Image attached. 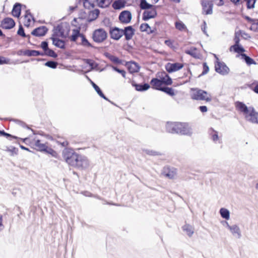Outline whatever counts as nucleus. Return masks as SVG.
Instances as JSON below:
<instances>
[{
  "label": "nucleus",
  "instance_id": "nucleus-1",
  "mask_svg": "<svg viewBox=\"0 0 258 258\" xmlns=\"http://www.w3.org/2000/svg\"><path fill=\"white\" fill-rule=\"evenodd\" d=\"M166 130L169 133L182 135L191 136L192 133L191 128L187 123L167 122L166 125Z\"/></svg>",
  "mask_w": 258,
  "mask_h": 258
},
{
  "label": "nucleus",
  "instance_id": "nucleus-2",
  "mask_svg": "<svg viewBox=\"0 0 258 258\" xmlns=\"http://www.w3.org/2000/svg\"><path fill=\"white\" fill-rule=\"evenodd\" d=\"M63 158L70 165L76 168L82 155L79 154L73 150L65 149L62 152Z\"/></svg>",
  "mask_w": 258,
  "mask_h": 258
},
{
  "label": "nucleus",
  "instance_id": "nucleus-3",
  "mask_svg": "<svg viewBox=\"0 0 258 258\" xmlns=\"http://www.w3.org/2000/svg\"><path fill=\"white\" fill-rule=\"evenodd\" d=\"M70 31V26L68 23H61L54 26L51 36L66 38Z\"/></svg>",
  "mask_w": 258,
  "mask_h": 258
},
{
  "label": "nucleus",
  "instance_id": "nucleus-4",
  "mask_svg": "<svg viewBox=\"0 0 258 258\" xmlns=\"http://www.w3.org/2000/svg\"><path fill=\"white\" fill-rule=\"evenodd\" d=\"M207 95H208V93L205 90L197 88L190 89V97L193 100H206L207 102H210L212 100V98L206 96Z\"/></svg>",
  "mask_w": 258,
  "mask_h": 258
},
{
  "label": "nucleus",
  "instance_id": "nucleus-5",
  "mask_svg": "<svg viewBox=\"0 0 258 258\" xmlns=\"http://www.w3.org/2000/svg\"><path fill=\"white\" fill-rule=\"evenodd\" d=\"M107 33L103 28L95 30L92 34V39L96 43H101L106 39Z\"/></svg>",
  "mask_w": 258,
  "mask_h": 258
},
{
  "label": "nucleus",
  "instance_id": "nucleus-6",
  "mask_svg": "<svg viewBox=\"0 0 258 258\" xmlns=\"http://www.w3.org/2000/svg\"><path fill=\"white\" fill-rule=\"evenodd\" d=\"M215 57L217 58V61L215 64V71L223 76L228 74L230 71L229 68L226 66L225 63L220 61L216 55Z\"/></svg>",
  "mask_w": 258,
  "mask_h": 258
},
{
  "label": "nucleus",
  "instance_id": "nucleus-7",
  "mask_svg": "<svg viewBox=\"0 0 258 258\" xmlns=\"http://www.w3.org/2000/svg\"><path fill=\"white\" fill-rule=\"evenodd\" d=\"M132 15L130 11L124 10L119 15L118 19L120 22L123 24H127L131 21Z\"/></svg>",
  "mask_w": 258,
  "mask_h": 258
},
{
  "label": "nucleus",
  "instance_id": "nucleus-8",
  "mask_svg": "<svg viewBox=\"0 0 258 258\" xmlns=\"http://www.w3.org/2000/svg\"><path fill=\"white\" fill-rule=\"evenodd\" d=\"M122 29L117 27H110L109 31L110 38L114 40H118L122 37Z\"/></svg>",
  "mask_w": 258,
  "mask_h": 258
},
{
  "label": "nucleus",
  "instance_id": "nucleus-9",
  "mask_svg": "<svg viewBox=\"0 0 258 258\" xmlns=\"http://www.w3.org/2000/svg\"><path fill=\"white\" fill-rule=\"evenodd\" d=\"M248 113V114L245 115L246 120L253 123H258V113L255 111L253 107H249Z\"/></svg>",
  "mask_w": 258,
  "mask_h": 258
},
{
  "label": "nucleus",
  "instance_id": "nucleus-10",
  "mask_svg": "<svg viewBox=\"0 0 258 258\" xmlns=\"http://www.w3.org/2000/svg\"><path fill=\"white\" fill-rule=\"evenodd\" d=\"M122 36L124 35L126 41L131 40L135 35V29L132 26H128L122 29Z\"/></svg>",
  "mask_w": 258,
  "mask_h": 258
},
{
  "label": "nucleus",
  "instance_id": "nucleus-11",
  "mask_svg": "<svg viewBox=\"0 0 258 258\" xmlns=\"http://www.w3.org/2000/svg\"><path fill=\"white\" fill-rule=\"evenodd\" d=\"M157 15L156 7L154 6L152 8L145 11L143 13L142 19L147 21L150 19L154 18Z\"/></svg>",
  "mask_w": 258,
  "mask_h": 258
},
{
  "label": "nucleus",
  "instance_id": "nucleus-12",
  "mask_svg": "<svg viewBox=\"0 0 258 258\" xmlns=\"http://www.w3.org/2000/svg\"><path fill=\"white\" fill-rule=\"evenodd\" d=\"M183 67V64L179 62L170 63L168 62L165 65V69L169 73L176 72Z\"/></svg>",
  "mask_w": 258,
  "mask_h": 258
},
{
  "label": "nucleus",
  "instance_id": "nucleus-13",
  "mask_svg": "<svg viewBox=\"0 0 258 258\" xmlns=\"http://www.w3.org/2000/svg\"><path fill=\"white\" fill-rule=\"evenodd\" d=\"M15 26L14 20L9 17L5 18L1 22V27L5 29H11Z\"/></svg>",
  "mask_w": 258,
  "mask_h": 258
},
{
  "label": "nucleus",
  "instance_id": "nucleus-14",
  "mask_svg": "<svg viewBox=\"0 0 258 258\" xmlns=\"http://www.w3.org/2000/svg\"><path fill=\"white\" fill-rule=\"evenodd\" d=\"M89 166V161L88 159L86 156L82 155L76 168L80 170H83L88 168Z\"/></svg>",
  "mask_w": 258,
  "mask_h": 258
},
{
  "label": "nucleus",
  "instance_id": "nucleus-15",
  "mask_svg": "<svg viewBox=\"0 0 258 258\" xmlns=\"http://www.w3.org/2000/svg\"><path fill=\"white\" fill-rule=\"evenodd\" d=\"M48 31L46 26H42L37 27L31 32V34L37 37L44 36Z\"/></svg>",
  "mask_w": 258,
  "mask_h": 258
},
{
  "label": "nucleus",
  "instance_id": "nucleus-16",
  "mask_svg": "<svg viewBox=\"0 0 258 258\" xmlns=\"http://www.w3.org/2000/svg\"><path fill=\"white\" fill-rule=\"evenodd\" d=\"M50 39L52 41V44L56 47L64 49L66 48V42L64 40H61L57 37L51 36Z\"/></svg>",
  "mask_w": 258,
  "mask_h": 258
},
{
  "label": "nucleus",
  "instance_id": "nucleus-17",
  "mask_svg": "<svg viewBox=\"0 0 258 258\" xmlns=\"http://www.w3.org/2000/svg\"><path fill=\"white\" fill-rule=\"evenodd\" d=\"M233 236L236 238H240L241 237V231L239 227L235 224L231 225L228 229Z\"/></svg>",
  "mask_w": 258,
  "mask_h": 258
},
{
  "label": "nucleus",
  "instance_id": "nucleus-18",
  "mask_svg": "<svg viewBox=\"0 0 258 258\" xmlns=\"http://www.w3.org/2000/svg\"><path fill=\"white\" fill-rule=\"evenodd\" d=\"M150 84L154 89L161 91L163 87H162V83L160 79L156 78H153L150 81Z\"/></svg>",
  "mask_w": 258,
  "mask_h": 258
},
{
  "label": "nucleus",
  "instance_id": "nucleus-19",
  "mask_svg": "<svg viewBox=\"0 0 258 258\" xmlns=\"http://www.w3.org/2000/svg\"><path fill=\"white\" fill-rule=\"evenodd\" d=\"M160 79L161 80L162 85L168 86L172 84V79L165 72L162 73V76L160 77Z\"/></svg>",
  "mask_w": 258,
  "mask_h": 258
},
{
  "label": "nucleus",
  "instance_id": "nucleus-20",
  "mask_svg": "<svg viewBox=\"0 0 258 258\" xmlns=\"http://www.w3.org/2000/svg\"><path fill=\"white\" fill-rule=\"evenodd\" d=\"M22 5L20 3H16L13 7L12 14L16 18H19L21 15Z\"/></svg>",
  "mask_w": 258,
  "mask_h": 258
},
{
  "label": "nucleus",
  "instance_id": "nucleus-21",
  "mask_svg": "<svg viewBox=\"0 0 258 258\" xmlns=\"http://www.w3.org/2000/svg\"><path fill=\"white\" fill-rule=\"evenodd\" d=\"M203 10L206 15L212 14L213 12V4L211 2L203 3Z\"/></svg>",
  "mask_w": 258,
  "mask_h": 258
},
{
  "label": "nucleus",
  "instance_id": "nucleus-22",
  "mask_svg": "<svg viewBox=\"0 0 258 258\" xmlns=\"http://www.w3.org/2000/svg\"><path fill=\"white\" fill-rule=\"evenodd\" d=\"M209 134L211 139L215 143H220L218 136V132L214 130L213 128H210L209 130Z\"/></svg>",
  "mask_w": 258,
  "mask_h": 258
},
{
  "label": "nucleus",
  "instance_id": "nucleus-23",
  "mask_svg": "<svg viewBox=\"0 0 258 258\" xmlns=\"http://www.w3.org/2000/svg\"><path fill=\"white\" fill-rule=\"evenodd\" d=\"M23 54L25 56H43L44 53L41 52L38 50L27 49L23 51Z\"/></svg>",
  "mask_w": 258,
  "mask_h": 258
},
{
  "label": "nucleus",
  "instance_id": "nucleus-24",
  "mask_svg": "<svg viewBox=\"0 0 258 258\" xmlns=\"http://www.w3.org/2000/svg\"><path fill=\"white\" fill-rule=\"evenodd\" d=\"M236 107L239 110L244 114H248L249 111V107L248 108L247 106L242 102L237 101L236 102Z\"/></svg>",
  "mask_w": 258,
  "mask_h": 258
},
{
  "label": "nucleus",
  "instance_id": "nucleus-25",
  "mask_svg": "<svg viewBox=\"0 0 258 258\" xmlns=\"http://www.w3.org/2000/svg\"><path fill=\"white\" fill-rule=\"evenodd\" d=\"M34 146L36 150L42 152H44L47 147L46 144L41 143L40 140H34Z\"/></svg>",
  "mask_w": 258,
  "mask_h": 258
},
{
  "label": "nucleus",
  "instance_id": "nucleus-26",
  "mask_svg": "<svg viewBox=\"0 0 258 258\" xmlns=\"http://www.w3.org/2000/svg\"><path fill=\"white\" fill-rule=\"evenodd\" d=\"M87 78L88 79V80H90L91 84H92L93 87L95 90L97 94L100 96L101 98H103L104 99L109 101V99L104 95L103 92H102L100 88L98 86H97L94 82H93L92 81H91L87 76Z\"/></svg>",
  "mask_w": 258,
  "mask_h": 258
},
{
  "label": "nucleus",
  "instance_id": "nucleus-27",
  "mask_svg": "<svg viewBox=\"0 0 258 258\" xmlns=\"http://www.w3.org/2000/svg\"><path fill=\"white\" fill-rule=\"evenodd\" d=\"M127 69L131 73L133 74L138 72L140 70V67L138 63L131 62L127 65Z\"/></svg>",
  "mask_w": 258,
  "mask_h": 258
},
{
  "label": "nucleus",
  "instance_id": "nucleus-28",
  "mask_svg": "<svg viewBox=\"0 0 258 258\" xmlns=\"http://www.w3.org/2000/svg\"><path fill=\"white\" fill-rule=\"evenodd\" d=\"M125 0H117L113 3L112 6L115 10H120L125 7Z\"/></svg>",
  "mask_w": 258,
  "mask_h": 258
},
{
  "label": "nucleus",
  "instance_id": "nucleus-29",
  "mask_svg": "<svg viewBox=\"0 0 258 258\" xmlns=\"http://www.w3.org/2000/svg\"><path fill=\"white\" fill-rule=\"evenodd\" d=\"M12 120L15 121L16 122H17L18 124L21 125L22 126H23L24 127H26L27 128L30 130L31 131V132L33 133V135H42V134H41L42 132L36 131L33 130L32 128H31L26 124V123H25L24 122H23L22 121H21V120H18V119H12Z\"/></svg>",
  "mask_w": 258,
  "mask_h": 258
},
{
  "label": "nucleus",
  "instance_id": "nucleus-30",
  "mask_svg": "<svg viewBox=\"0 0 258 258\" xmlns=\"http://www.w3.org/2000/svg\"><path fill=\"white\" fill-rule=\"evenodd\" d=\"M162 174L169 179H173L175 176V172L168 168H164Z\"/></svg>",
  "mask_w": 258,
  "mask_h": 258
},
{
  "label": "nucleus",
  "instance_id": "nucleus-31",
  "mask_svg": "<svg viewBox=\"0 0 258 258\" xmlns=\"http://www.w3.org/2000/svg\"><path fill=\"white\" fill-rule=\"evenodd\" d=\"M133 86L137 91L140 92L145 91L150 87V85L148 83L135 84Z\"/></svg>",
  "mask_w": 258,
  "mask_h": 258
},
{
  "label": "nucleus",
  "instance_id": "nucleus-32",
  "mask_svg": "<svg viewBox=\"0 0 258 258\" xmlns=\"http://www.w3.org/2000/svg\"><path fill=\"white\" fill-rule=\"evenodd\" d=\"M0 136H4L10 141H12L13 139H20V138H18L17 136L12 135L9 133L5 132V131L4 130H0ZM21 140H22L23 142H25L26 140H27V138H25L23 139H21Z\"/></svg>",
  "mask_w": 258,
  "mask_h": 258
},
{
  "label": "nucleus",
  "instance_id": "nucleus-33",
  "mask_svg": "<svg viewBox=\"0 0 258 258\" xmlns=\"http://www.w3.org/2000/svg\"><path fill=\"white\" fill-rule=\"evenodd\" d=\"M83 34L80 33V28L73 29L72 35L70 37V40L72 42H76L79 37H81Z\"/></svg>",
  "mask_w": 258,
  "mask_h": 258
},
{
  "label": "nucleus",
  "instance_id": "nucleus-34",
  "mask_svg": "<svg viewBox=\"0 0 258 258\" xmlns=\"http://www.w3.org/2000/svg\"><path fill=\"white\" fill-rule=\"evenodd\" d=\"M229 50L230 51L233 50L237 53H242L245 51L244 48L240 44H234L230 46Z\"/></svg>",
  "mask_w": 258,
  "mask_h": 258
},
{
  "label": "nucleus",
  "instance_id": "nucleus-35",
  "mask_svg": "<svg viewBox=\"0 0 258 258\" xmlns=\"http://www.w3.org/2000/svg\"><path fill=\"white\" fill-rule=\"evenodd\" d=\"M104 56L108 58L112 62L116 63V64H120L121 63V60L119 59L117 57L114 56L108 52H105L104 54Z\"/></svg>",
  "mask_w": 258,
  "mask_h": 258
},
{
  "label": "nucleus",
  "instance_id": "nucleus-36",
  "mask_svg": "<svg viewBox=\"0 0 258 258\" xmlns=\"http://www.w3.org/2000/svg\"><path fill=\"white\" fill-rule=\"evenodd\" d=\"M139 6L141 10L147 11L152 8L155 6L148 3L146 0H141Z\"/></svg>",
  "mask_w": 258,
  "mask_h": 258
},
{
  "label": "nucleus",
  "instance_id": "nucleus-37",
  "mask_svg": "<svg viewBox=\"0 0 258 258\" xmlns=\"http://www.w3.org/2000/svg\"><path fill=\"white\" fill-rule=\"evenodd\" d=\"M182 230L189 237H191L194 232V228L189 224H185L183 226Z\"/></svg>",
  "mask_w": 258,
  "mask_h": 258
},
{
  "label": "nucleus",
  "instance_id": "nucleus-38",
  "mask_svg": "<svg viewBox=\"0 0 258 258\" xmlns=\"http://www.w3.org/2000/svg\"><path fill=\"white\" fill-rule=\"evenodd\" d=\"M219 213L221 216L226 220H229L230 218V212L229 211L224 208H222L220 209Z\"/></svg>",
  "mask_w": 258,
  "mask_h": 258
},
{
  "label": "nucleus",
  "instance_id": "nucleus-39",
  "mask_svg": "<svg viewBox=\"0 0 258 258\" xmlns=\"http://www.w3.org/2000/svg\"><path fill=\"white\" fill-rule=\"evenodd\" d=\"M95 1L97 3V0H83L84 7L87 9L93 8L95 7L94 3Z\"/></svg>",
  "mask_w": 258,
  "mask_h": 258
},
{
  "label": "nucleus",
  "instance_id": "nucleus-40",
  "mask_svg": "<svg viewBox=\"0 0 258 258\" xmlns=\"http://www.w3.org/2000/svg\"><path fill=\"white\" fill-rule=\"evenodd\" d=\"M17 34L23 37H27L28 38V42L30 43V35H26L24 31V29L23 28L22 25H20L19 29L17 31Z\"/></svg>",
  "mask_w": 258,
  "mask_h": 258
},
{
  "label": "nucleus",
  "instance_id": "nucleus-41",
  "mask_svg": "<svg viewBox=\"0 0 258 258\" xmlns=\"http://www.w3.org/2000/svg\"><path fill=\"white\" fill-rule=\"evenodd\" d=\"M100 11L98 9H95L94 11H92L89 15V22H91L95 20L99 16Z\"/></svg>",
  "mask_w": 258,
  "mask_h": 258
},
{
  "label": "nucleus",
  "instance_id": "nucleus-42",
  "mask_svg": "<svg viewBox=\"0 0 258 258\" xmlns=\"http://www.w3.org/2000/svg\"><path fill=\"white\" fill-rule=\"evenodd\" d=\"M140 30L142 32H148V33H152L153 31L151 30V27L147 23H143L140 25Z\"/></svg>",
  "mask_w": 258,
  "mask_h": 258
},
{
  "label": "nucleus",
  "instance_id": "nucleus-43",
  "mask_svg": "<svg viewBox=\"0 0 258 258\" xmlns=\"http://www.w3.org/2000/svg\"><path fill=\"white\" fill-rule=\"evenodd\" d=\"M242 58L243 59V60L245 61V62L248 64L250 65L252 64H255V62L254 60L249 57V56L247 55L245 53H242L241 54Z\"/></svg>",
  "mask_w": 258,
  "mask_h": 258
},
{
  "label": "nucleus",
  "instance_id": "nucleus-44",
  "mask_svg": "<svg viewBox=\"0 0 258 258\" xmlns=\"http://www.w3.org/2000/svg\"><path fill=\"white\" fill-rule=\"evenodd\" d=\"M161 91H162L171 96H173L175 95L174 90L172 88L167 86L163 87Z\"/></svg>",
  "mask_w": 258,
  "mask_h": 258
},
{
  "label": "nucleus",
  "instance_id": "nucleus-45",
  "mask_svg": "<svg viewBox=\"0 0 258 258\" xmlns=\"http://www.w3.org/2000/svg\"><path fill=\"white\" fill-rule=\"evenodd\" d=\"M98 6L100 8H106L110 4V0H97Z\"/></svg>",
  "mask_w": 258,
  "mask_h": 258
},
{
  "label": "nucleus",
  "instance_id": "nucleus-46",
  "mask_svg": "<svg viewBox=\"0 0 258 258\" xmlns=\"http://www.w3.org/2000/svg\"><path fill=\"white\" fill-rule=\"evenodd\" d=\"M81 45L85 47H93L92 45L89 42L86 36L83 34L81 35Z\"/></svg>",
  "mask_w": 258,
  "mask_h": 258
},
{
  "label": "nucleus",
  "instance_id": "nucleus-47",
  "mask_svg": "<svg viewBox=\"0 0 258 258\" xmlns=\"http://www.w3.org/2000/svg\"><path fill=\"white\" fill-rule=\"evenodd\" d=\"M44 152L51 155L52 157H55L56 158H57L58 154L57 152L53 149L50 147H48V146L46 147V149Z\"/></svg>",
  "mask_w": 258,
  "mask_h": 258
},
{
  "label": "nucleus",
  "instance_id": "nucleus-48",
  "mask_svg": "<svg viewBox=\"0 0 258 258\" xmlns=\"http://www.w3.org/2000/svg\"><path fill=\"white\" fill-rule=\"evenodd\" d=\"M44 65L51 69H56L58 66V63L53 60H48L46 62Z\"/></svg>",
  "mask_w": 258,
  "mask_h": 258
},
{
  "label": "nucleus",
  "instance_id": "nucleus-49",
  "mask_svg": "<svg viewBox=\"0 0 258 258\" xmlns=\"http://www.w3.org/2000/svg\"><path fill=\"white\" fill-rule=\"evenodd\" d=\"M44 55H46L53 58H56L57 57V54L53 50L50 48H48L44 51Z\"/></svg>",
  "mask_w": 258,
  "mask_h": 258
},
{
  "label": "nucleus",
  "instance_id": "nucleus-50",
  "mask_svg": "<svg viewBox=\"0 0 258 258\" xmlns=\"http://www.w3.org/2000/svg\"><path fill=\"white\" fill-rule=\"evenodd\" d=\"M175 28L179 31L185 29L186 26L181 21H177L175 23Z\"/></svg>",
  "mask_w": 258,
  "mask_h": 258
},
{
  "label": "nucleus",
  "instance_id": "nucleus-51",
  "mask_svg": "<svg viewBox=\"0 0 258 258\" xmlns=\"http://www.w3.org/2000/svg\"><path fill=\"white\" fill-rule=\"evenodd\" d=\"M242 31L239 30L238 31H236L234 34V41L235 42L234 44H238L240 42V35L242 34Z\"/></svg>",
  "mask_w": 258,
  "mask_h": 258
},
{
  "label": "nucleus",
  "instance_id": "nucleus-52",
  "mask_svg": "<svg viewBox=\"0 0 258 258\" xmlns=\"http://www.w3.org/2000/svg\"><path fill=\"white\" fill-rule=\"evenodd\" d=\"M143 151L147 154L151 156H158V155H161V154L159 152L153 150H149V149H145L143 150Z\"/></svg>",
  "mask_w": 258,
  "mask_h": 258
},
{
  "label": "nucleus",
  "instance_id": "nucleus-53",
  "mask_svg": "<svg viewBox=\"0 0 258 258\" xmlns=\"http://www.w3.org/2000/svg\"><path fill=\"white\" fill-rule=\"evenodd\" d=\"M246 3V7L248 9H251L254 8V5L256 0H243Z\"/></svg>",
  "mask_w": 258,
  "mask_h": 258
},
{
  "label": "nucleus",
  "instance_id": "nucleus-54",
  "mask_svg": "<svg viewBox=\"0 0 258 258\" xmlns=\"http://www.w3.org/2000/svg\"><path fill=\"white\" fill-rule=\"evenodd\" d=\"M85 62L88 64L91 68L94 69L98 67V64L91 59H86Z\"/></svg>",
  "mask_w": 258,
  "mask_h": 258
},
{
  "label": "nucleus",
  "instance_id": "nucleus-55",
  "mask_svg": "<svg viewBox=\"0 0 258 258\" xmlns=\"http://www.w3.org/2000/svg\"><path fill=\"white\" fill-rule=\"evenodd\" d=\"M249 88L255 93L258 94V81H255L249 85Z\"/></svg>",
  "mask_w": 258,
  "mask_h": 258
},
{
  "label": "nucleus",
  "instance_id": "nucleus-56",
  "mask_svg": "<svg viewBox=\"0 0 258 258\" xmlns=\"http://www.w3.org/2000/svg\"><path fill=\"white\" fill-rule=\"evenodd\" d=\"M203 71L202 74L199 75V77H200L202 76H204V75L207 74L209 71V68L206 62H204L203 63Z\"/></svg>",
  "mask_w": 258,
  "mask_h": 258
},
{
  "label": "nucleus",
  "instance_id": "nucleus-57",
  "mask_svg": "<svg viewBox=\"0 0 258 258\" xmlns=\"http://www.w3.org/2000/svg\"><path fill=\"white\" fill-rule=\"evenodd\" d=\"M113 70L115 71V72L120 74L121 76L124 78H125L126 77V72L123 70H120L119 68H118L116 67L112 66V67Z\"/></svg>",
  "mask_w": 258,
  "mask_h": 258
},
{
  "label": "nucleus",
  "instance_id": "nucleus-58",
  "mask_svg": "<svg viewBox=\"0 0 258 258\" xmlns=\"http://www.w3.org/2000/svg\"><path fill=\"white\" fill-rule=\"evenodd\" d=\"M251 30L254 32H258V20L256 19L254 23H252L250 28Z\"/></svg>",
  "mask_w": 258,
  "mask_h": 258
},
{
  "label": "nucleus",
  "instance_id": "nucleus-59",
  "mask_svg": "<svg viewBox=\"0 0 258 258\" xmlns=\"http://www.w3.org/2000/svg\"><path fill=\"white\" fill-rule=\"evenodd\" d=\"M41 48L44 50L46 51L48 48V43L46 41H42L41 43Z\"/></svg>",
  "mask_w": 258,
  "mask_h": 258
},
{
  "label": "nucleus",
  "instance_id": "nucleus-60",
  "mask_svg": "<svg viewBox=\"0 0 258 258\" xmlns=\"http://www.w3.org/2000/svg\"><path fill=\"white\" fill-rule=\"evenodd\" d=\"M9 59L4 56H0V64H8L9 63Z\"/></svg>",
  "mask_w": 258,
  "mask_h": 258
},
{
  "label": "nucleus",
  "instance_id": "nucleus-61",
  "mask_svg": "<svg viewBox=\"0 0 258 258\" xmlns=\"http://www.w3.org/2000/svg\"><path fill=\"white\" fill-rule=\"evenodd\" d=\"M24 16H25V18H27L28 17H30L31 18H32V19L33 21H35V20L33 16L32 15V14L30 12L29 10H27L26 11L25 14Z\"/></svg>",
  "mask_w": 258,
  "mask_h": 258
},
{
  "label": "nucleus",
  "instance_id": "nucleus-62",
  "mask_svg": "<svg viewBox=\"0 0 258 258\" xmlns=\"http://www.w3.org/2000/svg\"><path fill=\"white\" fill-rule=\"evenodd\" d=\"M185 53L187 54L192 56L195 58L197 57L196 53L194 52L193 50H186L185 51Z\"/></svg>",
  "mask_w": 258,
  "mask_h": 258
},
{
  "label": "nucleus",
  "instance_id": "nucleus-63",
  "mask_svg": "<svg viewBox=\"0 0 258 258\" xmlns=\"http://www.w3.org/2000/svg\"><path fill=\"white\" fill-rule=\"evenodd\" d=\"M206 27H207V24L206 22L204 21L203 22V25L202 26V30L203 32V33L206 34L207 36H208V34H207V32L206 31Z\"/></svg>",
  "mask_w": 258,
  "mask_h": 258
},
{
  "label": "nucleus",
  "instance_id": "nucleus-64",
  "mask_svg": "<svg viewBox=\"0 0 258 258\" xmlns=\"http://www.w3.org/2000/svg\"><path fill=\"white\" fill-rule=\"evenodd\" d=\"M244 19L245 20H246L248 22L251 23V24L252 23H254V22L255 21V20H256V19H252V18H251L250 17H249V16H245L244 17Z\"/></svg>",
  "mask_w": 258,
  "mask_h": 258
}]
</instances>
